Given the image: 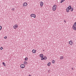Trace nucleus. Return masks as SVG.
<instances>
[{
  "instance_id": "1",
  "label": "nucleus",
  "mask_w": 76,
  "mask_h": 76,
  "mask_svg": "<svg viewBox=\"0 0 76 76\" xmlns=\"http://www.w3.org/2000/svg\"><path fill=\"white\" fill-rule=\"evenodd\" d=\"M52 9L53 11H55V10H56L57 9V5H54L53 6Z\"/></svg>"
},
{
  "instance_id": "2",
  "label": "nucleus",
  "mask_w": 76,
  "mask_h": 76,
  "mask_svg": "<svg viewBox=\"0 0 76 76\" xmlns=\"http://www.w3.org/2000/svg\"><path fill=\"white\" fill-rule=\"evenodd\" d=\"M71 7L70 6H69L68 7L66 8V10L67 12H68V13L69 12V10H70V9H71Z\"/></svg>"
},
{
  "instance_id": "3",
  "label": "nucleus",
  "mask_w": 76,
  "mask_h": 76,
  "mask_svg": "<svg viewBox=\"0 0 76 76\" xmlns=\"http://www.w3.org/2000/svg\"><path fill=\"white\" fill-rule=\"evenodd\" d=\"M31 17H33L34 18H36V15L34 14H32L31 15Z\"/></svg>"
},
{
  "instance_id": "4",
  "label": "nucleus",
  "mask_w": 76,
  "mask_h": 76,
  "mask_svg": "<svg viewBox=\"0 0 76 76\" xmlns=\"http://www.w3.org/2000/svg\"><path fill=\"white\" fill-rule=\"evenodd\" d=\"M20 67L22 69H23V68H25V65L23 64H22L21 65Z\"/></svg>"
},
{
  "instance_id": "5",
  "label": "nucleus",
  "mask_w": 76,
  "mask_h": 76,
  "mask_svg": "<svg viewBox=\"0 0 76 76\" xmlns=\"http://www.w3.org/2000/svg\"><path fill=\"white\" fill-rule=\"evenodd\" d=\"M13 28H14V29H16V28H18V25H15L14 26H13Z\"/></svg>"
},
{
  "instance_id": "6",
  "label": "nucleus",
  "mask_w": 76,
  "mask_h": 76,
  "mask_svg": "<svg viewBox=\"0 0 76 76\" xmlns=\"http://www.w3.org/2000/svg\"><path fill=\"white\" fill-rule=\"evenodd\" d=\"M27 5H28V3L26 2H25L23 4V7L26 6Z\"/></svg>"
},
{
  "instance_id": "7",
  "label": "nucleus",
  "mask_w": 76,
  "mask_h": 76,
  "mask_svg": "<svg viewBox=\"0 0 76 76\" xmlns=\"http://www.w3.org/2000/svg\"><path fill=\"white\" fill-rule=\"evenodd\" d=\"M69 43L70 45H73V42H72V41H69Z\"/></svg>"
},
{
  "instance_id": "8",
  "label": "nucleus",
  "mask_w": 76,
  "mask_h": 76,
  "mask_svg": "<svg viewBox=\"0 0 76 76\" xmlns=\"http://www.w3.org/2000/svg\"><path fill=\"white\" fill-rule=\"evenodd\" d=\"M43 4H44L43 3V2L42 1L40 2V5L41 7H42Z\"/></svg>"
},
{
  "instance_id": "9",
  "label": "nucleus",
  "mask_w": 76,
  "mask_h": 76,
  "mask_svg": "<svg viewBox=\"0 0 76 76\" xmlns=\"http://www.w3.org/2000/svg\"><path fill=\"white\" fill-rule=\"evenodd\" d=\"M69 6L71 7V8L70 9V11L73 12V7H72V6H71V5H69Z\"/></svg>"
},
{
  "instance_id": "10",
  "label": "nucleus",
  "mask_w": 76,
  "mask_h": 76,
  "mask_svg": "<svg viewBox=\"0 0 76 76\" xmlns=\"http://www.w3.org/2000/svg\"><path fill=\"white\" fill-rule=\"evenodd\" d=\"M39 56L40 57H41V58L42 57H44V55H43L42 54H40L39 55Z\"/></svg>"
},
{
  "instance_id": "11",
  "label": "nucleus",
  "mask_w": 76,
  "mask_h": 76,
  "mask_svg": "<svg viewBox=\"0 0 76 76\" xmlns=\"http://www.w3.org/2000/svg\"><path fill=\"white\" fill-rule=\"evenodd\" d=\"M75 26V28H74V27L73 25V26H72V28H73V29H74V30H76V25L75 26Z\"/></svg>"
},
{
  "instance_id": "12",
  "label": "nucleus",
  "mask_w": 76,
  "mask_h": 76,
  "mask_svg": "<svg viewBox=\"0 0 76 76\" xmlns=\"http://www.w3.org/2000/svg\"><path fill=\"white\" fill-rule=\"evenodd\" d=\"M32 52H33V53H36V50H32Z\"/></svg>"
},
{
  "instance_id": "13",
  "label": "nucleus",
  "mask_w": 76,
  "mask_h": 76,
  "mask_svg": "<svg viewBox=\"0 0 76 76\" xmlns=\"http://www.w3.org/2000/svg\"><path fill=\"white\" fill-rule=\"evenodd\" d=\"M43 58H44V60H47V58L46 56H44Z\"/></svg>"
},
{
  "instance_id": "14",
  "label": "nucleus",
  "mask_w": 76,
  "mask_h": 76,
  "mask_svg": "<svg viewBox=\"0 0 76 76\" xmlns=\"http://www.w3.org/2000/svg\"><path fill=\"white\" fill-rule=\"evenodd\" d=\"M28 57H26L24 58V60L25 61H27V60H28Z\"/></svg>"
},
{
  "instance_id": "15",
  "label": "nucleus",
  "mask_w": 76,
  "mask_h": 76,
  "mask_svg": "<svg viewBox=\"0 0 76 76\" xmlns=\"http://www.w3.org/2000/svg\"><path fill=\"white\" fill-rule=\"evenodd\" d=\"M48 66H50V65H51V63H50V62H49L47 64Z\"/></svg>"
},
{
  "instance_id": "16",
  "label": "nucleus",
  "mask_w": 76,
  "mask_h": 76,
  "mask_svg": "<svg viewBox=\"0 0 76 76\" xmlns=\"http://www.w3.org/2000/svg\"><path fill=\"white\" fill-rule=\"evenodd\" d=\"M73 25L74 28H75V25L76 26V22H75L74 23V24Z\"/></svg>"
},
{
  "instance_id": "17",
  "label": "nucleus",
  "mask_w": 76,
  "mask_h": 76,
  "mask_svg": "<svg viewBox=\"0 0 76 76\" xmlns=\"http://www.w3.org/2000/svg\"><path fill=\"white\" fill-rule=\"evenodd\" d=\"M65 1V0H61L60 3H62L63 2V1Z\"/></svg>"
},
{
  "instance_id": "18",
  "label": "nucleus",
  "mask_w": 76,
  "mask_h": 76,
  "mask_svg": "<svg viewBox=\"0 0 76 76\" xmlns=\"http://www.w3.org/2000/svg\"><path fill=\"white\" fill-rule=\"evenodd\" d=\"M2 64L4 66H6V64H5V63L4 62H3Z\"/></svg>"
},
{
  "instance_id": "19",
  "label": "nucleus",
  "mask_w": 76,
  "mask_h": 76,
  "mask_svg": "<svg viewBox=\"0 0 76 76\" xmlns=\"http://www.w3.org/2000/svg\"><path fill=\"white\" fill-rule=\"evenodd\" d=\"M26 63H28L27 62H26V61H24L23 63L24 64H26Z\"/></svg>"
},
{
  "instance_id": "20",
  "label": "nucleus",
  "mask_w": 76,
  "mask_h": 76,
  "mask_svg": "<svg viewBox=\"0 0 76 76\" xmlns=\"http://www.w3.org/2000/svg\"><path fill=\"white\" fill-rule=\"evenodd\" d=\"M52 63H55V61L53 60L52 61Z\"/></svg>"
},
{
  "instance_id": "21",
  "label": "nucleus",
  "mask_w": 76,
  "mask_h": 76,
  "mask_svg": "<svg viewBox=\"0 0 76 76\" xmlns=\"http://www.w3.org/2000/svg\"><path fill=\"white\" fill-rule=\"evenodd\" d=\"M60 59L61 60V59H63V56H61L60 57Z\"/></svg>"
},
{
  "instance_id": "22",
  "label": "nucleus",
  "mask_w": 76,
  "mask_h": 76,
  "mask_svg": "<svg viewBox=\"0 0 76 76\" xmlns=\"http://www.w3.org/2000/svg\"><path fill=\"white\" fill-rule=\"evenodd\" d=\"M41 58V60H44V57H42Z\"/></svg>"
},
{
  "instance_id": "23",
  "label": "nucleus",
  "mask_w": 76,
  "mask_h": 76,
  "mask_svg": "<svg viewBox=\"0 0 76 76\" xmlns=\"http://www.w3.org/2000/svg\"><path fill=\"white\" fill-rule=\"evenodd\" d=\"M2 28V27H1V26H0V31H1V30Z\"/></svg>"
},
{
  "instance_id": "24",
  "label": "nucleus",
  "mask_w": 76,
  "mask_h": 76,
  "mask_svg": "<svg viewBox=\"0 0 76 76\" xmlns=\"http://www.w3.org/2000/svg\"><path fill=\"white\" fill-rule=\"evenodd\" d=\"M3 48L2 47H1L0 48V49H1V50H2V49H3Z\"/></svg>"
},
{
  "instance_id": "25",
  "label": "nucleus",
  "mask_w": 76,
  "mask_h": 76,
  "mask_svg": "<svg viewBox=\"0 0 76 76\" xmlns=\"http://www.w3.org/2000/svg\"><path fill=\"white\" fill-rule=\"evenodd\" d=\"M12 10H15V9H14V8H12Z\"/></svg>"
},
{
  "instance_id": "26",
  "label": "nucleus",
  "mask_w": 76,
  "mask_h": 76,
  "mask_svg": "<svg viewBox=\"0 0 76 76\" xmlns=\"http://www.w3.org/2000/svg\"><path fill=\"white\" fill-rule=\"evenodd\" d=\"M4 38V39H6V38H7V37H5Z\"/></svg>"
},
{
  "instance_id": "27",
  "label": "nucleus",
  "mask_w": 76,
  "mask_h": 76,
  "mask_svg": "<svg viewBox=\"0 0 76 76\" xmlns=\"http://www.w3.org/2000/svg\"><path fill=\"white\" fill-rule=\"evenodd\" d=\"M64 22H65V23H66V21L65 20H64Z\"/></svg>"
},
{
  "instance_id": "28",
  "label": "nucleus",
  "mask_w": 76,
  "mask_h": 76,
  "mask_svg": "<svg viewBox=\"0 0 76 76\" xmlns=\"http://www.w3.org/2000/svg\"><path fill=\"white\" fill-rule=\"evenodd\" d=\"M72 70H73V68H72Z\"/></svg>"
},
{
  "instance_id": "29",
  "label": "nucleus",
  "mask_w": 76,
  "mask_h": 76,
  "mask_svg": "<svg viewBox=\"0 0 76 76\" xmlns=\"http://www.w3.org/2000/svg\"><path fill=\"white\" fill-rule=\"evenodd\" d=\"M28 76H31V75H29Z\"/></svg>"
},
{
  "instance_id": "30",
  "label": "nucleus",
  "mask_w": 76,
  "mask_h": 76,
  "mask_svg": "<svg viewBox=\"0 0 76 76\" xmlns=\"http://www.w3.org/2000/svg\"><path fill=\"white\" fill-rule=\"evenodd\" d=\"M59 2H60V0H59Z\"/></svg>"
},
{
  "instance_id": "31",
  "label": "nucleus",
  "mask_w": 76,
  "mask_h": 76,
  "mask_svg": "<svg viewBox=\"0 0 76 76\" xmlns=\"http://www.w3.org/2000/svg\"><path fill=\"white\" fill-rule=\"evenodd\" d=\"M26 64H27V63H26Z\"/></svg>"
},
{
  "instance_id": "32",
  "label": "nucleus",
  "mask_w": 76,
  "mask_h": 76,
  "mask_svg": "<svg viewBox=\"0 0 76 76\" xmlns=\"http://www.w3.org/2000/svg\"><path fill=\"white\" fill-rule=\"evenodd\" d=\"M44 51V50H43V51Z\"/></svg>"
}]
</instances>
